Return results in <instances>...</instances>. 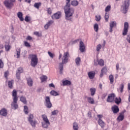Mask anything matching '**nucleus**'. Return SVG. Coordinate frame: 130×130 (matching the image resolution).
<instances>
[{"label":"nucleus","mask_w":130,"mask_h":130,"mask_svg":"<svg viewBox=\"0 0 130 130\" xmlns=\"http://www.w3.org/2000/svg\"><path fill=\"white\" fill-rule=\"evenodd\" d=\"M69 58H70V53L68 51L64 52L62 57V62L59 63V73L60 75H62L63 71V64L67 63L69 62Z\"/></svg>","instance_id":"obj_1"},{"label":"nucleus","mask_w":130,"mask_h":130,"mask_svg":"<svg viewBox=\"0 0 130 130\" xmlns=\"http://www.w3.org/2000/svg\"><path fill=\"white\" fill-rule=\"evenodd\" d=\"M71 6H64V11L66 15V19L68 21L73 20V15L75 14V8H71Z\"/></svg>","instance_id":"obj_2"},{"label":"nucleus","mask_w":130,"mask_h":130,"mask_svg":"<svg viewBox=\"0 0 130 130\" xmlns=\"http://www.w3.org/2000/svg\"><path fill=\"white\" fill-rule=\"evenodd\" d=\"M17 90L14 89L12 91V97H13V102L11 104V106L14 108V109H18L19 106L17 104L18 98L17 96Z\"/></svg>","instance_id":"obj_3"},{"label":"nucleus","mask_w":130,"mask_h":130,"mask_svg":"<svg viewBox=\"0 0 130 130\" xmlns=\"http://www.w3.org/2000/svg\"><path fill=\"white\" fill-rule=\"evenodd\" d=\"M129 7V0H125L124 4L121 7V11L123 14H126Z\"/></svg>","instance_id":"obj_4"},{"label":"nucleus","mask_w":130,"mask_h":130,"mask_svg":"<svg viewBox=\"0 0 130 130\" xmlns=\"http://www.w3.org/2000/svg\"><path fill=\"white\" fill-rule=\"evenodd\" d=\"M37 63H38V58L37 57V55L32 54L30 65L31 67H33V68H35L36 66H37Z\"/></svg>","instance_id":"obj_5"},{"label":"nucleus","mask_w":130,"mask_h":130,"mask_svg":"<svg viewBox=\"0 0 130 130\" xmlns=\"http://www.w3.org/2000/svg\"><path fill=\"white\" fill-rule=\"evenodd\" d=\"M34 116L33 114H30L29 117L27 118L28 121L29 122V123L31 124L32 127H35L36 126V124H37V121L34 120Z\"/></svg>","instance_id":"obj_6"},{"label":"nucleus","mask_w":130,"mask_h":130,"mask_svg":"<svg viewBox=\"0 0 130 130\" xmlns=\"http://www.w3.org/2000/svg\"><path fill=\"white\" fill-rule=\"evenodd\" d=\"M45 101V105L47 108H51V107H52V104H51L50 102V98H49V96H46Z\"/></svg>","instance_id":"obj_7"},{"label":"nucleus","mask_w":130,"mask_h":130,"mask_svg":"<svg viewBox=\"0 0 130 130\" xmlns=\"http://www.w3.org/2000/svg\"><path fill=\"white\" fill-rule=\"evenodd\" d=\"M128 32V23L127 22H124V28L122 32V35L125 36L127 35Z\"/></svg>","instance_id":"obj_8"},{"label":"nucleus","mask_w":130,"mask_h":130,"mask_svg":"<svg viewBox=\"0 0 130 130\" xmlns=\"http://www.w3.org/2000/svg\"><path fill=\"white\" fill-rule=\"evenodd\" d=\"M24 72V70H23V68L22 67H19L17 71H16V78L17 80H20L21 79V74Z\"/></svg>","instance_id":"obj_9"},{"label":"nucleus","mask_w":130,"mask_h":130,"mask_svg":"<svg viewBox=\"0 0 130 130\" xmlns=\"http://www.w3.org/2000/svg\"><path fill=\"white\" fill-rule=\"evenodd\" d=\"M4 4L7 9H11V8H13V2H10L9 0H5L4 2Z\"/></svg>","instance_id":"obj_10"},{"label":"nucleus","mask_w":130,"mask_h":130,"mask_svg":"<svg viewBox=\"0 0 130 130\" xmlns=\"http://www.w3.org/2000/svg\"><path fill=\"white\" fill-rule=\"evenodd\" d=\"M115 99V94L114 93H112L109 94L108 98L107 99V102H113V100Z\"/></svg>","instance_id":"obj_11"},{"label":"nucleus","mask_w":130,"mask_h":130,"mask_svg":"<svg viewBox=\"0 0 130 130\" xmlns=\"http://www.w3.org/2000/svg\"><path fill=\"white\" fill-rule=\"evenodd\" d=\"M116 26V22L115 21H111L110 23V30H109V32H110V33H112V31H113V30L112 29H113V27Z\"/></svg>","instance_id":"obj_12"},{"label":"nucleus","mask_w":130,"mask_h":130,"mask_svg":"<svg viewBox=\"0 0 130 130\" xmlns=\"http://www.w3.org/2000/svg\"><path fill=\"white\" fill-rule=\"evenodd\" d=\"M124 112H125V111H124V112L120 113V115L117 117L118 121L120 122V121H122V120H123V119L124 118Z\"/></svg>","instance_id":"obj_13"},{"label":"nucleus","mask_w":130,"mask_h":130,"mask_svg":"<svg viewBox=\"0 0 130 130\" xmlns=\"http://www.w3.org/2000/svg\"><path fill=\"white\" fill-rule=\"evenodd\" d=\"M60 18V12H58L56 13H55L52 16V18L53 20H57Z\"/></svg>","instance_id":"obj_14"},{"label":"nucleus","mask_w":130,"mask_h":130,"mask_svg":"<svg viewBox=\"0 0 130 130\" xmlns=\"http://www.w3.org/2000/svg\"><path fill=\"white\" fill-rule=\"evenodd\" d=\"M0 115L2 116H7L8 115V112L7 109L3 108L0 110Z\"/></svg>","instance_id":"obj_15"},{"label":"nucleus","mask_w":130,"mask_h":130,"mask_svg":"<svg viewBox=\"0 0 130 130\" xmlns=\"http://www.w3.org/2000/svg\"><path fill=\"white\" fill-rule=\"evenodd\" d=\"M79 47L81 52H84L85 51V44H84V42L80 41Z\"/></svg>","instance_id":"obj_16"},{"label":"nucleus","mask_w":130,"mask_h":130,"mask_svg":"<svg viewBox=\"0 0 130 130\" xmlns=\"http://www.w3.org/2000/svg\"><path fill=\"white\" fill-rule=\"evenodd\" d=\"M112 111L114 114L118 113V112H119V108H118V106L114 105L112 107Z\"/></svg>","instance_id":"obj_17"},{"label":"nucleus","mask_w":130,"mask_h":130,"mask_svg":"<svg viewBox=\"0 0 130 130\" xmlns=\"http://www.w3.org/2000/svg\"><path fill=\"white\" fill-rule=\"evenodd\" d=\"M52 24H53V20H50L44 26V28L46 30H47V29H48V28H49V27H50V26H51V25H52Z\"/></svg>","instance_id":"obj_18"},{"label":"nucleus","mask_w":130,"mask_h":130,"mask_svg":"<svg viewBox=\"0 0 130 130\" xmlns=\"http://www.w3.org/2000/svg\"><path fill=\"white\" fill-rule=\"evenodd\" d=\"M98 123L99 124V125H100L102 128H104L106 125L105 123L102 119H99L98 121Z\"/></svg>","instance_id":"obj_19"},{"label":"nucleus","mask_w":130,"mask_h":130,"mask_svg":"<svg viewBox=\"0 0 130 130\" xmlns=\"http://www.w3.org/2000/svg\"><path fill=\"white\" fill-rule=\"evenodd\" d=\"M17 17L19 18L20 21L23 22L24 21V18L23 17V13L22 12H18L17 13Z\"/></svg>","instance_id":"obj_20"},{"label":"nucleus","mask_w":130,"mask_h":130,"mask_svg":"<svg viewBox=\"0 0 130 130\" xmlns=\"http://www.w3.org/2000/svg\"><path fill=\"white\" fill-rule=\"evenodd\" d=\"M27 85L29 87H32L33 86V80H32L30 77L27 78Z\"/></svg>","instance_id":"obj_21"},{"label":"nucleus","mask_w":130,"mask_h":130,"mask_svg":"<svg viewBox=\"0 0 130 130\" xmlns=\"http://www.w3.org/2000/svg\"><path fill=\"white\" fill-rule=\"evenodd\" d=\"M107 72V69H106V68H103L101 70V74L100 75V77L101 78H102L103 77V75L105 74H106Z\"/></svg>","instance_id":"obj_22"},{"label":"nucleus","mask_w":130,"mask_h":130,"mask_svg":"<svg viewBox=\"0 0 130 130\" xmlns=\"http://www.w3.org/2000/svg\"><path fill=\"white\" fill-rule=\"evenodd\" d=\"M63 86H71L72 82L70 80H66L62 82Z\"/></svg>","instance_id":"obj_23"},{"label":"nucleus","mask_w":130,"mask_h":130,"mask_svg":"<svg viewBox=\"0 0 130 130\" xmlns=\"http://www.w3.org/2000/svg\"><path fill=\"white\" fill-rule=\"evenodd\" d=\"M88 75L89 79H90V80H93V79H94V77H95V72H89Z\"/></svg>","instance_id":"obj_24"},{"label":"nucleus","mask_w":130,"mask_h":130,"mask_svg":"<svg viewBox=\"0 0 130 130\" xmlns=\"http://www.w3.org/2000/svg\"><path fill=\"white\" fill-rule=\"evenodd\" d=\"M42 117L44 120V122H45L46 123H50L49 122V120H48V118H47V116L45 115H42Z\"/></svg>","instance_id":"obj_25"},{"label":"nucleus","mask_w":130,"mask_h":130,"mask_svg":"<svg viewBox=\"0 0 130 130\" xmlns=\"http://www.w3.org/2000/svg\"><path fill=\"white\" fill-rule=\"evenodd\" d=\"M76 64L77 67H79L80 63H81V58L80 57H77L75 60Z\"/></svg>","instance_id":"obj_26"},{"label":"nucleus","mask_w":130,"mask_h":130,"mask_svg":"<svg viewBox=\"0 0 130 130\" xmlns=\"http://www.w3.org/2000/svg\"><path fill=\"white\" fill-rule=\"evenodd\" d=\"M87 101L88 103H90V104H95V101H94V99L91 97L87 98Z\"/></svg>","instance_id":"obj_27"},{"label":"nucleus","mask_w":130,"mask_h":130,"mask_svg":"<svg viewBox=\"0 0 130 130\" xmlns=\"http://www.w3.org/2000/svg\"><path fill=\"white\" fill-rule=\"evenodd\" d=\"M20 101L23 103V104H27V101L26 100V97L21 96L20 97Z\"/></svg>","instance_id":"obj_28"},{"label":"nucleus","mask_w":130,"mask_h":130,"mask_svg":"<svg viewBox=\"0 0 130 130\" xmlns=\"http://www.w3.org/2000/svg\"><path fill=\"white\" fill-rule=\"evenodd\" d=\"M41 81L42 83H44V82H46L47 80V76L45 75H43L40 77Z\"/></svg>","instance_id":"obj_29"},{"label":"nucleus","mask_w":130,"mask_h":130,"mask_svg":"<svg viewBox=\"0 0 130 130\" xmlns=\"http://www.w3.org/2000/svg\"><path fill=\"white\" fill-rule=\"evenodd\" d=\"M42 126L44 128H48V126L50 125V123L42 122Z\"/></svg>","instance_id":"obj_30"},{"label":"nucleus","mask_w":130,"mask_h":130,"mask_svg":"<svg viewBox=\"0 0 130 130\" xmlns=\"http://www.w3.org/2000/svg\"><path fill=\"white\" fill-rule=\"evenodd\" d=\"M96 93V89L94 88H90V95L91 96H94Z\"/></svg>","instance_id":"obj_31"},{"label":"nucleus","mask_w":130,"mask_h":130,"mask_svg":"<svg viewBox=\"0 0 130 130\" xmlns=\"http://www.w3.org/2000/svg\"><path fill=\"white\" fill-rule=\"evenodd\" d=\"M71 4L73 7H77L79 5V2L77 1H71Z\"/></svg>","instance_id":"obj_32"},{"label":"nucleus","mask_w":130,"mask_h":130,"mask_svg":"<svg viewBox=\"0 0 130 130\" xmlns=\"http://www.w3.org/2000/svg\"><path fill=\"white\" fill-rule=\"evenodd\" d=\"M50 94L52 96H58V95H59V94L58 93H57V92H56L55 90L51 91Z\"/></svg>","instance_id":"obj_33"},{"label":"nucleus","mask_w":130,"mask_h":130,"mask_svg":"<svg viewBox=\"0 0 130 130\" xmlns=\"http://www.w3.org/2000/svg\"><path fill=\"white\" fill-rule=\"evenodd\" d=\"M17 58H20V55H21V49L19 48L16 50Z\"/></svg>","instance_id":"obj_34"},{"label":"nucleus","mask_w":130,"mask_h":130,"mask_svg":"<svg viewBox=\"0 0 130 130\" xmlns=\"http://www.w3.org/2000/svg\"><path fill=\"white\" fill-rule=\"evenodd\" d=\"M14 83V81L13 80L9 81L8 82V87L10 89H13V84Z\"/></svg>","instance_id":"obj_35"},{"label":"nucleus","mask_w":130,"mask_h":130,"mask_svg":"<svg viewBox=\"0 0 130 130\" xmlns=\"http://www.w3.org/2000/svg\"><path fill=\"white\" fill-rule=\"evenodd\" d=\"M73 129L74 130L79 129V126L78 125V123L77 122H74L73 123Z\"/></svg>","instance_id":"obj_36"},{"label":"nucleus","mask_w":130,"mask_h":130,"mask_svg":"<svg viewBox=\"0 0 130 130\" xmlns=\"http://www.w3.org/2000/svg\"><path fill=\"white\" fill-rule=\"evenodd\" d=\"M109 80L110 81V83L113 84V82H114V78L113 77V75H110L109 76Z\"/></svg>","instance_id":"obj_37"},{"label":"nucleus","mask_w":130,"mask_h":130,"mask_svg":"<svg viewBox=\"0 0 130 130\" xmlns=\"http://www.w3.org/2000/svg\"><path fill=\"white\" fill-rule=\"evenodd\" d=\"M98 64H99V66H101V67H103V66H104V60L101 59L100 60L98 61Z\"/></svg>","instance_id":"obj_38"},{"label":"nucleus","mask_w":130,"mask_h":130,"mask_svg":"<svg viewBox=\"0 0 130 130\" xmlns=\"http://www.w3.org/2000/svg\"><path fill=\"white\" fill-rule=\"evenodd\" d=\"M124 88V85L122 83L120 85V87L119 88V90H120V91L121 93H122L123 92V88Z\"/></svg>","instance_id":"obj_39"},{"label":"nucleus","mask_w":130,"mask_h":130,"mask_svg":"<svg viewBox=\"0 0 130 130\" xmlns=\"http://www.w3.org/2000/svg\"><path fill=\"white\" fill-rule=\"evenodd\" d=\"M111 10V6L110 5L107 6L105 8V12L107 13L108 12H109Z\"/></svg>","instance_id":"obj_40"},{"label":"nucleus","mask_w":130,"mask_h":130,"mask_svg":"<svg viewBox=\"0 0 130 130\" xmlns=\"http://www.w3.org/2000/svg\"><path fill=\"white\" fill-rule=\"evenodd\" d=\"M105 19L106 22H108V19H109V14L107 13V12L105 13Z\"/></svg>","instance_id":"obj_41"},{"label":"nucleus","mask_w":130,"mask_h":130,"mask_svg":"<svg viewBox=\"0 0 130 130\" xmlns=\"http://www.w3.org/2000/svg\"><path fill=\"white\" fill-rule=\"evenodd\" d=\"M41 6V3H36L34 4L35 8H36V9H39V7Z\"/></svg>","instance_id":"obj_42"},{"label":"nucleus","mask_w":130,"mask_h":130,"mask_svg":"<svg viewBox=\"0 0 130 130\" xmlns=\"http://www.w3.org/2000/svg\"><path fill=\"white\" fill-rule=\"evenodd\" d=\"M98 29H99V26H98V24L95 23L94 25V30L96 32H98Z\"/></svg>","instance_id":"obj_43"},{"label":"nucleus","mask_w":130,"mask_h":130,"mask_svg":"<svg viewBox=\"0 0 130 130\" xmlns=\"http://www.w3.org/2000/svg\"><path fill=\"white\" fill-rule=\"evenodd\" d=\"M115 102L116 103V104H119V103L121 102V99L120 98L118 99L116 98L115 100Z\"/></svg>","instance_id":"obj_44"},{"label":"nucleus","mask_w":130,"mask_h":130,"mask_svg":"<svg viewBox=\"0 0 130 130\" xmlns=\"http://www.w3.org/2000/svg\"><path fill=\"white\" fill-rule=\"evenodd\" d=\"M5 47L6 51H9L11 49V46L10 45H5Z\"/></svg>","instance_id":"obj_45"},{"label":"nucleus","mask_w":130,"mask_h":130,"mask_svg":"<svg viewBox=\"0 0 130 130\" xmlns=\"http://www.w3.org/2000/svg\"><path fill=\"white\" fill-rule=\"evenodd\" d=\"M24 111L25 114L28 113V107H27V106H24Z\"/></svg>","instance_id":"obj_46"},{"label":"nucleus","mask_w":130,"mask_h":130,"mask_svg":"<svg viewBox=\"0 0 130 130\" xmlns=\"http://www.w3.org/2000/svg\"><path fill=\"white\" fill-rule=\"evenodd\" d=\"M100 20H101V16L99 15V16H95V21L99 22V21H100Z\"/></svg>","instance_id":"obj_47"},{"label":"nucleus","mask_w":130,"mask_h":130,"mask_svg":"<svg viewBox=\"0 0 130 130\" xmlns=\"http://www.w3.org/2000/svg\"><path fill=\"white\" fill-rule=\"evenodd\" d=\"M47 11L49 15H51V14H52V11H51V8H48L47 9Z\"/></svg>","instance_id":"obj_48"},{"label":"nucleus","mask_w":130,"mask_h":130,"mask_svg":"<svg viewBox=\"0 0 130 130\" xmlns=\"http://www.w3.org/2000/svg\"><path fill=\"white\" fill-rule=\"evenodd\" d=\"M52 115H56L57 113H58V111L57 110H55L51 112Z\"/></svg>","instance_id":"obj_49"},{"label":"nucleus","mask_w":130,"mask_h":130,"mask_svg":"<svg viewBox=\"0 0 130 130\" xmlns=\"http://www.w3.org/2000/svg\"><path fill=\"white\" fill-rule=\"evenodd\" d=\"M24 45L26 47H31V45H30V44L28 42H24Z\"/></svg>","instance_id":"obj_50"},{"label":"nucleus","mask_w":130,"mask_h":130,"mask_svg":"<svg viewBox=\"0 0 130 130\" xmlns=\"http://www.w3.org/2000/svg\"><path fill=\"white\" fill-rule=\"evenodd\" d=\"M66 5L65 7L71 6V4H70L71 0H66Z\"/></svg>","instance_id":"obj_51"},{"label":"nucleus","mask_w":130,"mask_h":130,"mask_svg":"<svg viewBox=\"0 0 130 130\" xmlns=\"http://www.w3.org/2000/svg\"><path fill=\"white\" fill-rule=\"evenodd\" d=\"M48 53L49 56H50L51 57V58H53V57H54V54H53L52 53H51L50 52H48Z\"/></svg>","instance_id":"obj_52"},{"label":"nucleus","mask_w":130,"mask_h":130,"mask_svg":"<svg viewBox=\"0 0 130 130\" xmlns=\"http://www.w3.org/2000/svg\"><path fill=\"white\" fill-rule=\"evenodd\" d=\"M4 68V62L0 59V69H3Z\"/></svg>","instance_id":"obj_53"},{"label":"nucleus","mask_w":130,"mask_h":130,"mask_svg":"<svg viewBox=\"0 0 130 130\" xmlns=\"http://www.w3.org/2000/svg\"><path fill=\"white\" fill-rule=\"evenodd\" d=\"M101 49V45L99 44L96 46V51H99Z\"/></svg>","instance_id":"obj_54"},{"label":"nucleus","mask_w":130,"mask_h":130,"mask_svg":"<svg viewBox=\"0 0 130 130\" xmlns=\"http://www.w3.org/2000/svg\"><path fill=\"white\" fill-rule=\"evenodd\" d=\"M24 20H25V22H30V19H29V17H28V16H26L25 17Z\"/></svg>","instance_id":"obj_55"},{"label":"nucleus","mask_w":130,"mask_h":130,"mask_svg":"<svg viewBox=\"0 0 130 130\" xmlns=\"http://www.w3.org/2000/svg\"><path fill=\"white\" fill-rule=\"evenodd\" d=\"M35 35L36 36H38V37H40V34H39V32L38 31H35L34 32Z\"/></svg>","instance_id":"obj_56"},{"label":"nucleus","mask_w":130,"mask_h":130,"mask_svg":"<svg viewBox=\"0 0 130 130\" xmlns=\"http://www.w3.org/2000/svg\"><path fill=\"white\" fill-rule=\"evenodd\" d=\"M116 69L117 72H118V70H119V64L118 63H117L116 65Z\"/></svg>","instance_id":"obj_57"},{"label":"nucleus","mask_w":130,"mask_h":130,"mask_svg":"<svg viewBox=\"0 0 130 130\" xmlns=\"http://www.w3.org/2000/svg\"><path fill=\"white\" fill-rule=\"evenodd\" d=\"M26 40H32V37L31 36H28L26 38Z\"/></svg>","instance_id":"obj_58"},{"label":"nucleus","mask_w":130,"mask_h":130,"mask_svg":"<svg viewBox=\"0 0 130 130\" xmlns=\"http://www.w3.org/2000/svg\"><path fill=\"white\" fill-rule=\"evenodd\" d=\"M122 70L123 71V72H122V74L123 75H124V74H125V73H126V72L125 71V68H123Z\"/></svg>","instance_id":"obj_59"},{"label":"nucleus","mask_w":130,"mask_h":130,"mask_svg":"<svg viewBox=\"0 0 130 130\" xmlns=\"http://www.w3.org/2000/svg\"><path fill=\"white\" fill-rule=\"evenodd\" d=\"M98 117L99 119H101L103 117V116L102 115H98Z\"/></svg>","instance_id":"obj_60"},{"label":"nucleus","mask_w":130,"mask_h":130,"mask_svg":"<svg viewBox=\"0 0 130 130\" xmlns=\"http://www.w3.org/2000/svg\"><path fill=\"white\" fill-rule=\"evenodd\" d=\"M49 87H52V88H54L55 86L54 84H53V83H51L49 85Z\"/></svg>","instance_id":"obj_61"},{"label":"nucleus","mask_w":130,"mask_h":130,"mask_svg":"<svg viewBox=\"0 0 130 130\" xmlns=\"http://www.w3.org/2000/svg\"><path fill=\"white\" fill-rule=\"evenodd\" d=\"M4 76H5L6 79H8V73L5 72V74H4Z\"/></svg>","instance_id":"obj_62"},{"label":"nucleus","mask_w":130,"mask_h":130,"mask_svg":"<svg viewBox=\"0 0 130 130\" xmlns=\"http://www.w3.org/2000/svg\"><path fill=\"white\" fill-rule=\"evenodd\" d=\"M88 115L89 118H91V117H92V116H91V112H88Z\"/></svg>","instance_id":"obj_63"},{"label":"nucleus","mask_w":130,"mask_h":130,"mask_svg":"<svg viewBox=\"0 0 130 130\" xmlns=\"http://www.w3.org/2000/svg\"><path fill=\"white\" fill-rule=\"evenodd\" d=\"M128 90L130 91V83H128Z\"/></svg>","instance_id":"obj_64"}]
</instances>
